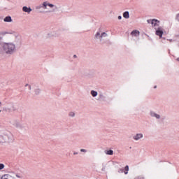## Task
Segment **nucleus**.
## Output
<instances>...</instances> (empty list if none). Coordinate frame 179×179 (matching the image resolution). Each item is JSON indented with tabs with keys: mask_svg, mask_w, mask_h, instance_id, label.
I'll return each instance as SVG.
<instances>
[{
	"mask_svg": "<svg viewBox=\"0 0 179 179\" xmlns=\"http://www.w3.org/2000/svg\"><path fill=\"white\" fill-rule=\"evenodd\" d=\"M3 50L6 54L12 55L16 50V45L13 43H3Z\"/></svg>",
	"mask_w": 179,
	"mask_h": 179,
	"instance_id": "nucleus-1",
	"label": "nucleus"
},
{
	"mask_svg": "<svg viewBox=\"0 0 179 179\" xmlns=\"http://www.w3.org/2000/svg\"><path fill=\"white\" fill-rule=\"evenodd\" d=\"M147 22L149 24L151 23L154 26V27H156V26H159V24H160V21L156 19L148 20Z\"/></svg>",
	"mask_w": 179,
	"mask_h": 179,
	"instance_id": "nucleus-2",
	"label": "nucleus"
},
{
	"mask_svg": "<svg viewBox=\"0 0 179 179\" xmlns=\"http://www.w3.org/2000/svg\"><path fill=\"white\" fill-rule=\"evenodd\" d=\"M163 29H162V27H159L155 31L156 36H159V38H163V34H164Z\"/></svg>",
	"mask_w": 179,
	"mask_h": 179,
	"instance_id": "nucleus-3",
	"label": "nucleus"
},
{
	"mask_svg": "<svg viewBox=\"0 0 179 179\" xmlns=\"http://www.w3.org/2000/svg\"><path fill=\"white\" fill-rule=\"evenodd\" d=\"M141 34V32L138 29H134L131 32V36H134V37H138Z\"/></svg>",
	"mask_w": 179,
	"mask_h": 179,
	"instance_id": "nucleus-4",
	"label": "nucleus"
},
{
	"mask_svg": "<svg viewBox=\"0 0 179 179\" xmlns=\"http://www.w3.org/2000/svg\"><path fill=\"white\" fill-rule=\"evenodd\" d=\"M141 138H143V134H137L136 136H133V139H134V141H139Z\"/></svg>",
	"mask_w": 179,
	"mask_h": 179,
	"instance_id": "nucleus-5",
	"label": "nucleus"
},
{
	"mask_svg": "<svg viewBox=\"0 0 179 179\" xmlns=\"http://www.w3.org/2000/svg\"><path fill=\"white\" fill-rule=\"evenodd\" d=\"M22 10H23V12H26L27 13H30V12H31V10H33L30 7L23 6Z\"/></svg>",
	"mask_w": 179,
	"mask_h": 179,
	"instance_id": "nucleus-6",
	"label": "nucleus"
},
{
	"mask_svg": "<svg viewBox=\"0 0 179 179\" xmlns=\"http://www.w3.org/2000/svg\"><path fill=\"white\" fill-rule=\"evenodd\" d=\"M43 6L44 9H47V6H50V8H54V4L50 3H47V2H45V1L43 2Z\"/></svg>",
	"mask_w": 179,
	"mask_h": 179,
	"instance_id": "nucleus-7",
	"label": "nucleus"
},
{
	"mask_svg": "<svg viewBox=\"0 0 179 179\" xmlns=\"http://www.w3.org/2000/svg\"><path fill=\"white\" fill-rule=\"evenodd\" d=\"M3 21L4 22H7V23H10V22H12L13 21V20H12V17H10V16H6L4 19H3Z\"/></svg>",
	"mask_w": 179,
	"mask_h": 179,
	"instance_id": "nucleus-8",
	"label": "nucleus"
},
{
	"mask_svg": "<svg viewBox=\"0 0 179 179\" xmlns=\"http://www.w3.org/2000/svg\"><path fill=\"white\" fill-rule=\"evenodd\" d=\"M151 117H155L157 120H160V115H157V113H155V112L150 113Z\"/></svg>",
	"mask_w": 179,
	"mask_h": 179,
	"instance_id": "nucleus-9",
	"label": "nucleus"
},
{
	"mask_svg": "<svg viewBox=\"0 0 179 179\" xmlns=\"http://www.w3.org/2000/svg\"><path fill=\"white\" fill-rule=\"evenodd\" d=\"M105 153L109 156H113V155H114V151H113V150H107L105 151Z\"/></svg>",
	"mask_w": 179,
	"mask_h": 179,
	"instance_id": "nucleus-10",
	"label": "nucleus"
},
{
	"mask_svg": "<svg viewBox=\"0 0 179 179\" xmlns=\"http://www.w3.org/2000/svg\"><path fill=\"white\" fill-rule=\"evenodd\" d=\"M123 17H124V19H129V11L124 12Z\"/></svg>",
	"mask_w": 179,
	"mask_h": 179,
	"instance_id": "nucleus-11",
	"label": "nucleus"
},
{
	"mask_svg": "<svg viewBox=\"0 0 179 179\" xmlns=\"http://www.w3.org/2000/svg\"><path fill=\"white\" fill-rule=\"evenodd\" d=\"M11 177L9 174H5L1 177V179H10Z\"/></svg>",
	"mask_w": 179,
	"mask_h": 179,
	"instance_id": "nucleus-12",
	"label": "nucleus"
},
{
	"mask_svg": "<svg viewBox=\"0 0 179 179\" xmlns=\"http://www.w3.org/2000/svg\"><path fill=\"white\" fill-rule=\"evenodd\" d=\"M91 94H92V97L97 96V94H98L97 91L92 90L91 91Z\"/></svg>",
	"mask_w": 179,
	"mask_h": 179,
	"instance_id": "nucleus-13",
	"label": "nucleus"
},
{
	"mask_svg": "<svg viewBox=\"0 0 179 179\" xmlns=\"http://www.w3.org/2000/svg\"><path fill=\"white\" fill-rule=\"evenodd\" d=\"M128 171H129V166L127 165L124 167V174H128Z\"/></svg>",
	"mask_w": 179,
	"mask_h": 179,
	"instance_id": "nucleus-14",
	"label": "nucleus"
},
{
	"mask_svg": "<svg viewBox=\"0 0 179 179\" xmlns=\"http://www.w3.org/2000/svg\"><path fill=\"white\" fill-rule=\"evenodd\" d=\"M35 92V94H36V96H38V94H40V93L41 92V90H40V88H37L34 90Z\"/></svg>",
	"mask_w": 179,
	"mask_h": 179,
	"instance_id": "nucleus-15",
	"label": "nucleus"
},
{
	"mask_svg": "<svg viewBox=\"0 0 179 179\" xmlns=\"http://www.w3.org/2000/svg\"><path fill=\"white\" fill-rule=\"evenodd\" d=\"M5 34H8V32H0V41H1V40H3V37L1 36H5Z\"/></svg>",
	"mask_w": 179,
	"mask_h": 179,
	"instance_id": "nucleus-16",
	"label": "nucleus"
},
{
	"mask_svg": "<svg viewBox=\"0 0 179 179\" xmlns=\"http://www.w3.org/2000/svg\"><path fill=\"white\" fill-rule=\"evenodd\" d=\"M103 37H107V33L103 32L100 36V38H103Z\"/></svg>",
	"mask_w": 179,
	"mask_h": 179,
	"instance_id": "nucleus-17",
	"label": "nucleus"
},
{
	"mask_svg": "<svg viewBox=\"0 0 179 179\" xmlns=\"http://www.w3.org/2000/svg\"><path fill=\"white\" fill-rule=\"evenodd\" d=\"M100 36H101L100 34V32H96V34H95V38H100Z\"/></svg>",
	"mask_w": 179,
	"mask_h": 179,
	"instance_id": "nucleus-18",
	"label": "nucleus"
},
{
	"mask_svg": "<svg viewBox=\"0 0 179 179\" xmlns=\"http://www.w3.org/2000/svg\"><path fill=\"white\" fill-rule=\"evenodd\" d=\"M3 111H6L10 113V108H3Z\"/></svg>",
	"mask_w": 179,
	"mask_h": 179,
	"instance_id": "nucleus-19",
	"label": "nucleus"
},
{
	"mask_svg": "<svg viewBox=\"0 0 179 179\" xmlns=\"http://www.w3.org/2000/svg\"><path fill=\"white\" fill-rule=\"evenodd\" d=\"M5 169V164L0 163V170H3Z\"/></svg>",
	"mask_w": 179,
	"mask_h": 179,
	"instance_id": "nucleus-20",
	"label": "nucleus"
},
{
	"mask_svg": "<svg viewBox=\"0 0 179 179\" xmlns=\"http://www.w3.org/2000/svg\"><path fill=\"white\" fill-rule=\"evenodd\" d=\"M10 111H16V108L15 107V106H12L11 108H10Z\"/></svg>",
	"mask_w": 179,
	"mask_h": 179,
	"instance_id": "nucleus-21",
	"label": "nucleus"
},
{
	"mask_svg": "<svg viewBox=\"0 0 179 179\" xmlns=\"http://www.w3.org/2000/svg\"><path fill=\"white\" fill-rule=\"evenodd\" d=\"M3 43H0V51H2V49L3 50Z\"/></svg>",
	"mask_w": 179,
	"mask_h": 179,
	"instance_id": "nucleus-22",
	"label": "nucleus"
},
{
	"mask_svg": "<svg viewBox=\"0 0 179 179\" xmlns=\"http://www.w3.org/2000/svg\"><path fill=\"white\" fill-rule=\"evenodd\" d=\"M69 117H75V113H73V112H70V113H69Z\"/></svg>",
	"mask_w": 179,
	"mask_h": 179,
	"instance_id": "nucleus-23",
	"label": "nucleus"
},
{
	"mask_svg": "<svg viewBox=\"0 0 179 179\" xmlns=\"http://www.w3.org/2000/svg\"><path fill=\"white\" fill-rule=\"evenodd\" d=\"M176 20H177V22H179V13H178L176 16Z\"/></svg>",
	"mask_w": 179,
	"mask_h": 179,
	"instance_id": "nucleus-24",
	"label": "nucleus"
},
{
	"mask_svg": "<svg viewBox=\"0 0 179 179\" xmlns=\"http://www.w3.org/2000/svg\"><path fill=\"white\" fill-rule=\"evenodd\" d=\"M80 152H84L85 153H86L87 152V150H86L85 149H80Z\"/></svg>",
	"mask_w": 179,
	"mask_h": 179,
	"instance_id": "nucleus-25",
	"label": "nucleus"
},
{
	"mask_svg": "<svg viewBox=\"0 0 179 179\" xmlns=\"http://www.w3.org/2000/svg\"><path fill=\"white\" fill-rule=\"evenodd\" d=\"M118 173H124V169H121L118 171Z\"/></svg>",
	"mask_w": 179,
	"mask_h": 179,
	"instance_id": "nucleus-26",
	"label": "nucleus"
},
{
	"mask_svg": "<svg viewBox=\"0 0 179 179\" xmlns=\"http://www.w3.org/2000/svg\"><path fill=\"white\" fill-rule=\"evenodd\" d=\"M117 19H118L119 20H121V19H122V17L121 15H119V16L117 17Z\"/></svg>",
	"mask_w": 179,
	"mask_h": 179,
	"instance_id": "nucleus-27",
	"label": "nucleus"
},
{
	"mask_svg": "<svg viewBox=\"0 0 179 179\" xmlns=\"http://www.w3.org/2000/svg\"><path fill=\"white\" fill-rule=\"evenodd\" d=\"M17 178H22V176H19V174L15 175Z\"/></svg>",
	"mask_w": 179,
	"mask_h": 179,
	"instance_id": "nucleus-28",
	"label": "nucleus"
},
{
	"mask_svg": "<svg viewBox=\"0 0 179 179\" xmlns=\"http://www.w3.org/2000/svg\"><path fill=\"white\" fill-rule=\"evenodd\" d=\"M29 90H31V85H29Z\"/></svg>",
	"mask_w": 179,
	"mask_h": 179,
	"instance_id": "nucleus-29",
	"label": "nucleus"
},
{
	"mask_svg": "<svg viewBox=\"0 0 179 179\" xmlns=\"http://www.w3.org/2000/svg\"><path fill=\"white\" fill-rule=\"evenodd\" d=\"M106 171V167H103L102 168V171Z\"/></svg>",
	"mask_w": 179,
	"mask_h": 179,
	"instance_id": "nucleus-30",
	"label": "nucleus"
},
{
	"mask_svg": "<svg viewBox=\"0 0 179 179\" xmlns=\"http://www.w3.org/2000/svg\"><path fill=\"white\" fill-rule=\"evenodd\" d=\"M73 57V58H78V56L76 55H74Z\"/></svg>",
	"mask_w": 179,
	"mask_h": 179,
	"instance_id": "nucleus-31",
	"label": "nucleus"
},
{
	"mask_svg": "<svg viewBox=\"0 0 179 179\" xmlns=\"http://www.w3.org/2000/svg\"><path fill=\"white\" fill-rule=\"evenodd\" d=\"M157 85H155L154 86V89H157Z\"/></svg>",
	"mask_w": 179,
	"mask_h": 179,
	"instance_id": "nucleus-32",
	"label": "nucleus"
},
{
	"mask_svg": "<svg viewBox=\"0 0 179 179\" xmlns=\"http://www.w3.org/2000/svg\"><path fill=\"white\" fill-rule=\"evenodd\" d=\"M176 61H178V62H179V57H178V58L176 59Z\"/></svg>",
	"mask_w": 179,
	"mask_h": 179,
	"instance_id": "nucleus-33",
	"label": "nucleus"
},
{
	"mask_svg": "<svg viewBox=\"0 0 179 179\" xmlns=\"http://www.w3.org/2000/svg\"><path fill=\"white\" fill-rule=\"evenodd\" d=\"M73 155H78V152H73Z\"/></svg>",
	"mask_w": 179,
	"mask_h": 179,
	"instance_id": "nucleus-34",
	"label": "nucleus"
},
{
	"mask_svg": "<svg viewBox=\"0 0 179 179\" xmlns=\"http://www.w3.org/2000/svg\"><path fill=\"white\" fill-rule=\"evenodd\" d=\"M30 86L29 84H26L25 87Z\"/></svg>",
	"mask_w": 179,
	"mask_h": 179,
	"instance_id": "nucleus-35",
	"label": "nucleus"
},
{
	"mask_svg": "<svg viewBox=\"0 0 179 179\" xmlns=\"http://www.w3.org/2000/svg\"><path fill=\"white\" fill-rule=\"evenodd\" d=\"M1 104H2V103L0 102V106H1Z\"/></svg>",
	"mask_w": 179,
	"mask_h": 179,
	"instance_id": "nucleus-36",
	"label": "nucleus"
},
{
	"mask_svg": "<svg viewBox=\"0 0 179 179\" xmlns=\"http://www.w3.org/2000/svg\"><path fill=\"white\" fill-rule=\"evenodd\" d=\"M0 113H1V110H0Z\"/></svg>",
	"mask_w": 179,
	"mask_h": 179,
	"instance_id": "nucleus-37",
	"label": "nucleus"
}]
</instances>
